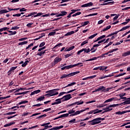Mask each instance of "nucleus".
Returning <instances> with one entry per match:
<instances>
[{"mask_svg":"<svg viewBox=\"0 0 130 130\" xmlns=\"http://www.w3.org/2000/svg\"><path fill=\"white\" fill-rule=\"evenodd\" d=\"M59 88H57L47 91L46 92L47 94H45V96H48V97H51L52 96H55L56 95H58V92H57V91H59Z\"/></svg>","mask_w":130,"mask_h":130,"instance_id":"nucleus-1","label":"nucleus"},{"mask_svg":"<svg viewBox=\"0 0 130 130\" xmlns=\"http://www.w3.org/2000/svg\"><path fill=\"white\" fill-rule=\"evenodd\" d=\"M104 119H105V118L99 117L89 121V123L90 124H91V125H94V124H98L99 123H100L101 121L104 120Z\"/></svg>","mask_w":130,"mask_h":130,"instance_id":"nucleus-2","label":"nucleus"},{"mask_svg":"<svg viewBox=\"0 0 130 130\" xmlns=\"http://www.w3.org/2000/svg\"><path fill=\"white\" fill-rule=\"evenodd\" d=\"M78 74H80V71H76L75 72L70 73L68 75L63 74L61 76L60 79H64V78H70V77H73V76L78 75Z\"/></svg>","mask_w":130,"mask_h":130,"instance_id":"nucleus-3","label":"nucleus"},{"mask_svg":"<svg viewBox=\"0 0 130 130\" xmlns=\"http://www.w3.org/2000/svg\"><path fill=\"white\" fill-rule=\"evenodd\" d=\"M119 104H113L110 105L108 107L106 108V110L103 112V113H105V112H109V111H111L113 109L112 107H116V106H119Z\"/></svg>","mask_w":130,"mask_h":130,"instance_id":"nucleus-4","label":"nucleus"},{"mask_svg":"<svg viewBox=\"0 0 130 130\" xmlns=\"http://www.w3.org/2000/svg\"><path fill=\"white\" fill-rule=\"evenodd\" d=\"M80 67H83V63H78L77 64H70L69 66H66V70H70V69H72L73 68H75L76 67H78V66H80Z\"/></svg>","mask_w":130,"mask_h":130,"instance_id":"nucleus-5","label":"nucleus"},{"mask_svg":"<svg viewBox=\"0 0 130 130\" xmlns=\"http://www.w3.org/2000/svg\"><path fill=\"white\" fill-rule=\"evenodd\" d=\"M88 109H89V108H86L84 110L77 111L74 114L70 115V116H75V115L80 114L81 113H82V112H84V111H86V110H88Z\"/></svg>","mask_w":130,"mask_h":130,"instance_id":"nucleus-6","label":"nucleus"},{"mask_svg":"<svg viewBox=\"0 0 130 130\" xmlns=\"http://www.w3.org/2000/svg\"><path fill=\"white\" fill-rule=\"evenodd\" d=\"M72 98V95L71 94H67L66 95L63 96L61 99H64V101H68V100H70Z\"/></svg>","mask_w":130,"mask_h":130,"instance_id":"nucleus-7","label":"nucleus"},{"mask_svg":"<svg viewBox=\"0 0 130 130\" xmlns=\"http://www.w3.org/2000/svg\"><path fill=\"white\" fill-rule=\"evenodd\" d=\"M62 60L61 58H59V57H56L54 60V64L52 65V67H54L55 64L56 63H58V62H60V61Z\"/></svg>","mask_w":130,"mask_h":130,"instance_id":"nucleus-8","label":"nucleus"},{"mask_svg":"<svg viewBox=\"0 0 130 130\" xmlns=\"http://www.w3.org/2000/svg\"><path fill=\"white\" fill-rule=\"evenodd\" d=\"M68 12L67 11H61L60 13L57 14L56 15V17H63V16H66L67 15Z\"/></svg>","mask_w":130,"mask_h":130,"instance_id":"nucleus-9","label":"nucleus"},{"mask_svg":"<svg viewBox=\"0 0 130 130\" xmlns=\"http://www.w3.org/2000/svg\"><path fill=\"white\" fill-rule=\"evenodd\" d=\"M74 91H76V89H72L71 90H70L68 92H60L59 94H58V97H60V96H62V95H63L64 94H69V93H72V92H74Z\"/></svg>","mask_w":130,"mask_h":130,"instance_id":"nucleus-10","label":"nucleus"},{"mask_svg":"<svg viewBox=\"0 0 130 130\" xmlns=\"http://www.w3.org/2000/svg\"><path fill=\"white\" fill-rule=\"evenodd\" d=\"M61 99H58L55 100V102L52 103V105H57V104H60L61 103Z\"/></svg>","mask_w":130,"mask_h":130,"instance_id":"nucleus-11","label":"nucleus"},{"mask_svg":"<svg viewBox=\"0 0 130 130\" xmlns=\"http://www.w3.org/2000/svg\"><path fill=\"white\" fill-rule=\"evenodd\" d=\"M93 6V3L90 2L85 4H83L81 6V8H87L88 7H92Z\"/></svg>","mask_w":130,"mask_h":130,"instance_id":"nucleus-12","label":"nucleus"},{"mask_svg":"<svg viewBox=\"0 0 130 130\" xmlns=\"http://www.w3.org/2000/svg\"><path fill=\"white\" fill-rule=\"evenodd\" d=\"M104 89V86H101L98 89H95V90L93 92H98L99 91H102L103 92Z\"/></svg>","mask_w":130,"mask_h":130,"instance_id":"nucleus-13","label":"nucleus"},{"mask_svg":"<svg viewBox=\"0 0 130 130\" xmlns=\"http://www.w3.org/2000/svg\"><path fill=\"white\" fill-rule=\"evenodd\" d=\"M121 104H123L124 105L130 104V98L126 99V101L123 102Z\"/></svg>","mask_w":130,"mask_h":130,"instance_id":"nucleus-14","label":"nucleus"},{"mask_svg":"<svg viewBox=\"0 0 130 130\" xmlns=\"http://www.w3.org/2000/svg\"><path fill=\"white\" fill-rule=\"evenodd\" d=\"M63 127V125H61V126H56V127H53V128L50 129V130L60 129V128H62Z\"/></svg>","mask_w":130,"mask_h":130,"instance_id":"nucleus-15","label":"nucleus"},{"mask_svg":"<svg viewBox=\"0 0 130 130\" xmlns=\"http://www.w3.org/2000/svg\"><path fill=\"white\" fill-rule=\"evenodd\" d=\"M47 50H45L44 51H42L41 52H38L37 55H39V56H42V55H44V53L46 52Z\"/></svg>","mask_w":130,"mask_h":130,"instance_id":"nucleus-16","label":"nucleus"},{"mask_svg":"<svg viewBox=\"0 0 130 130\" xmlns=\"http://www.w3.org/2000/svg\"><path fill=\"white\" fill-rule=\"evenodd\" d=\"M75 49V46H72L70 48H66L64 50V51H71V50H73V49Z\"/></svg>","mask_w":130,"mask_h":130,"instance_id":"nucleus-17","label":"nucleus"},{"mask_svg":"<svg viewBox=\"0 0 130 130\" xmlns=\"http://www.w3.org/2000/svg\"><path fill=\"white\" fill-rule=\"evenodd\" d=\"M17 68H18L17 66L12 67L10 70L8 72V73L9 74V75H11V73L12 72V71H15V70H16Z\"/></svg>","mask_w":130,"mask_h":130,"instance_id":"nucleus-18","label":"nucleus"},{"mask_svg":"<svg viewBox=\"0 0 130 130\" xmlns=\"http://www.w3.org/2000/svg\"><path fill=\"white\" fill-rule=\"evenodd\" d=\"M73 34H75V31L74 30L67 32L64 35V36H70L71 35H73Z\"/></svg>","mask_w":130,"mask_h":130,"instance_id":"nucleus-19","label":"nucleus"},{"mask_svg":"<svg viewBox=\"0 0 130 130\" xmlns=\"http://www.w3.org/2000/svg\"><path fill=\"white\" fill-rule=\"evenodd\" d=\"M130 25H127L125 27H123V28H122V29H120L119 31V32H121V31H124V30H126L127 29H128V28H129Z\"/></svg>","mask_w":130,"mask_h":130,"instance_id":"nucleus-20","label":"nucleus"},{"mask_svg":"<svg viewBox=\"0 0 130 130\" xmlns=\"http://www.w3.org/2000/svg\"><path fill=\"white\" fill-rule=\"evenodd\" d=\"M122 56H127L128 55H130V50L122 53Z\"/></svg>","mask_w":130,"mask_h":130,"instance_id":"nucleus-21","label":"nucleus"},{"mask_svg":"<svg viewBox=\"0 0 130 130\" xmlns=\"http://www.w3.org/2000/svg\"><path fill=\"white\" fill-rule=\"evenodd\" d=\"M29 91H23L22 92H18L17 93H15L16 95H25V94H27Z\"/></svg>","mask_w":130,"mask_h":130,"instance_id":"nucleus-22","label":"nucleus"},{"mask_svg":"<svg viewBox=\"0 0 130 130\" xmlns=\"http://www.w3.org/2000/svg\"><path fill=\"white\" fill-rule=\"evenodd\" d=\"M8 32H9V33H11L9 34V36H12V35H15V34H17V31H13L12 30H8Z\"/></svg>","mask_w":130,"mask_h":130,"instance_id":"nucleus-23","label":"nucleus"},{"mask_svg":"<svg viewBox=\"0 0 130 130\" xmlns=\"http://www.w3.org/2000/svg\"><path fill=\"white\" fill-rule=\"evenodd\" d=\"M97 58H100V57H94L91 59L86 60L85 61H92V60H96V59H97Z\"/></svg>","mask_w":130,"mask_h":130,"instance_id":"nucleus-24","label":"nucleus"},{"mask_svg":"<svg viewBox=\"0 0 130 130\" xmlns=\"http://www.w3.org/2000/svg\"><path fill=\"white\" fill-rule=\"evenodd\" d=\"M75 109L73 108L72 110H70L69 111H68V114H74V113H76V112L75 111Z\"/></svg>","mask_w":130,"mask_h":130,"instance_id":"nucleus-25","label":"nucleus"},{"mask_svg":"<svg viewBox=\"0 0 130 130\" xmlns=\"http://www.w3.org/2000/svg\"><path fill=\"white\" fill-rule=\"evenodd\" d=\"M111 89H113V87H109L105 89V87L104 86V90H103V92H108L109 90H111Z\"/></svg>","mask_w":130,"mask_h":130,"instance_id":"nucleus-26","label":"nucleus"},{"mask_svg":"<svg viewBox=\"0 0 130 130\" xmlns=\"http://www.w3.org/2000/svg\"><path fill=\"white\" fill-rule=\"evenodd\" d=\"M110 4H112V5H113V4H114V2H108L107 3H104V4H101V6H107V5H109Z\"/></svg>","mask_w":130,"mask_h":130,"instance_id":"nucleus-27","label":"nucleus"},{"mask_svg":"<svg viewBox=\"0 0 130 130\" xmlns=\"http://www.w3.org/2000/svg\"><path fill=\"white\" fill-rule=\"evenodd\" d=\"M113 100H114V98H111V99L106 100L104 102V103H108V102H111L113 101Z\"/></svg>","mask_w":130,"mask_h":130,"instance_id":"nucleus-28","label":"nucleus"},{"mask_svg":"<svg viewBox=\"0 0 130 130\" xmlns=\"http://www.w3.org/2000/svg\"><path fill=\"white\" fill-rule=\"evenodd\" d=\"M107 68H108V67L107 66H101V67H100V71H104L105 70H107Z\"/></svg>","mask_w":130,"mask_h":130,"instance_id":"nucleus-29","label":"nucleus"},{"mask_svg":"<svg viewBox=\"0 0 130 130\" xmlns=\"http://www.w3.org/2000/svg\"><path fill=\"white\" fill-rule=\"evenodd\" d=\"M124 113H125V112H124V111H123L122 112L121 111L116 112L115 113V114H117L118 115H121V114H124Z\"/></svg>","mask_w":130,"mask_h":130,"instance_id":"nucleus-30","label":"nucleus"},{"mask_svg":"<svg viewBox=\"0 0 130 130\" xmlns=\"http://www.w3.org/2000/svg\"><path fill=\"white\" fill-rule=\"evenodd\" d=\"M83 50L84 51V52H86V53H89V52L91 51L90 48H83Z\"/></svg>","mask_w":130,"mask_h":130,"instance_id":"nucleus-31","label":"nucleus"},{"mask_svg":"<svg viewBox=\"0 0 130 130\" xmlns=\"http://www.w3.org/2000/svg\"><path fill=\"white\" fill-rule=\"evenodd\" d=\"M29 62L28 60H26L24 62H23V64H22L21 67L23 68H24L28 64V63Z\"/></svg>","mask_w":130,"mask_h":130,"instance_id":"nucleus-32","label":"nucleus"},{"mask_svg":"<svg viewBox=\"0 0 130 130\" xmlns=\"http://www.w3.org/2000/svg\"><path fill=\"white\" fill-rule=\"evenodd\" d=\"M15 122H10L8 124L4 125V127H8V126H11L12 124H14Z\"/></svg>","mask_w":130,"mask_h":130,"instance_id":"nucleus-33","label":"nucleus"},{"mask_svg":"<svg viewBox=\"0 0 130 130\" xmlns=\"http://www.w3.org/2000/svg\"><path fill=\"white\" fill-rule=\"evenodd\" d=\"M77 105H82V104H84V101L81 100L80 102H75Z\"/></svg>","mask_w":130,"mask_h":130,"instance_id":"nucleus-34","label":"nucleus"},{"mask_svg":"<svg viewBox=\"0 0 130 130\" xmlns=\"http://www.w3.org/2000/svg\"><path fill=\"white\" fill-rule=\"evenodd\" d=\"M98 15V13H92V14H90L89 15L85 16L84 17L86 18L87 17H92V16H96Z\"/></svg>","mask_w":130,"mask_h":130,"instance_id":"nucleus-35","label":"nucleus"},{"mask_svg":"<svg viewBox=\"0 0 130 130\" xmlns=\"http://www.w3.org/2000/svg\"><path fill=\"white\" fill-rule=\"evenodd\" d=\"M69 113L63 114L62 115H60V117L61 118H62L63 117H68V116H69Z\"/></svg>","mask_w":130,"mask_h":130,"instance_id":"nucleus-36","label":"nucleus"},{"mask_svg":"<svg viewBox=\"0 0 130 130\" xmlns=\"http://www.w3.org/2000/svg\"><path fill=\"white\" fill-rule=\"evenodd\" d=\"M97 35H98V34H97V33L95 34H93V35L89 36L88 37V39H93V38H94V37H95V36H97Z\"/></svg>","mask_w":130,"mask_h":130,"instance_id":"nucleus-37","label":"nucleus"},{"mask_svg":"<svg viewBox=\"0 0 130 130\" xmlns=\"http://www.w3.org/2000/svg\"><path fill=\"white\" fill-rule=\"evenodd\" d=\"M110 28H111V26L108 25L106 28H104L102 31H107V30H109V29H110Z\"/></svg>","mask_w":130,"mask_h":130,"instance_id":"nucleus-38","label":"nucleus"},{"mask_svg":"<svg viewBox=\"0 0 130 130\" xmlns=\"http://www.w3.org/2000/svg\"><path fill=\"white\" fill-rule=\"evenodd\" d=\"M77 83L76 82H72L71 83L69 84L67 86L64 87V88H67V87H71L72 86H74V85H76Z\"/></svg>","mask_w":130,"mask_h":130,"instance_id":"nucleus-39","label":"nucleus"},{"mask_svg":"<svg viewBox=\"0 0 130 130\" xmlns=\"http://www.w3.org/2000/svg\"><path fill=\"white\" fill-rule=\"evenodd\" d=\"M89 23V21H85L81 23L82 27H84V26H86V25H88V24Z\"/></svg>","mask_w":130,"mask_h":130,"instance_id":"nucleus-40","label":"nucleus"},{"mask_svg":"<svg viewBox=\"0 0 130 130\" xmlns=\"http://www.w3.org/2000/svg\"><path fill=\"white\" fill-rule=\"evenodd\" d=\"M7 13H9V11H8L7 10H3L0 11V14H6Z\"/></svg>","mask_w":130,"mask_h":130,"instance_id":"nucleus-41","label":"nucleus"},{"mask_svg":"<svg viewBox=\"0 0 130 130\" xmlns=\"http://www.w3.org/2000/svg\"><path fill=\"white\" fill-rule=\"evenodd\" d=\"M45 99V97L41 96L40 98H38L37 100L38 101H43V100H44Z\"/></svg>","mask_w":130,"mask_h":130,"instance_id":"nucleus-42","label":"nucleus"},{"mask_svg":"<svg viewBox=\"0 0 130 130\" xmlns=\"http://www.w3.org/2000/svg\"><path fill=\"white\" fill-rule=\"evenodd\" d=\"M62 45V43H59L57 45H56L53 48V49H54L55 48H56L57 47H60V46H61Z\"/></svg>","mask_w":130,"mask_h":130,"instance_id":"nucleus-43","label":"nucleus"},{"mask_svg":"<svg viewBox=\"0 0 130 130\" xmlns=\"http://www.w3.org/2000/svg\"><path fill=\"white\" fill-rule=\"evenodd\" d=\"M26 103H28V101H21L19 103V105H21L22 104H26Z\"/></svg>","mask_w":130,"mask_h":130,"instance_id":"nucleus-44","label":"nucleus"},{"mask_svg":"<svg viewBox=\"0 0 130 130\" xmlns=\"http://www.w3.org/2000/svg\"><path fill=\"white\" fill-rule=\"evenodd\" d=\"M28 43L27 41H23L22 42L19 43L18 45H25V44H27Z\"/></svg>","mask_w":130,"mask_h":130,"instance_id":"nucleus-45","label":"nucleus"},{"mask_svg":"<svg viewBox=\"0 0 130 130\" xmlns=\"http://www.w3.org/2000/svg\"><path fill=\"white\" fill-rule=\"evenodd\" d=\"M119 32V31H117L111 33V34L109 35V36L111 37V36H113V35H116V34H117V33H118Z\"/></svg>","mask_w":130,"mask_h":130,"instance_id":"nucleus-46","label":"nucleus"},{"mask_svg":"<svg viewBox=\"0 0 130 130\" xmlns=\"http://www.w3.org/2000/svg\"><path fill=\"white\" fill-rule=\"evenodd\" d=\"M43 15V13L40 12L39 13H37V15H34V18H36V17H39V16H42Z\"/></svg>","mask_w":130,"mask_h":130,"instance_id":"nucleus-47","label":"nucleus"},{"mask_svg":"<svg viewBox=\"0 0 130 130\" xmlns=\"http://www.w3.org/2000/svg\"><path fill=\"white\" fill-rule=\"evenodd\" d=\"M9 29H10V28L3 27L0 29V32H3V31H6L7 29L9 30Z\"/></svg>","mask_w":130,"mask_h":130,"instance_id":"nucleus-48","label":"nucleus"},{"mask_svg":"<svg viewBox=\"0 0 130 130\" xmlns=\"http://www.w3.org/2000/svg\"><path fill=\"white\" fill-rule=\"evenodd\" d=\"M106 104H101L98 106V108H101L102 107H105V106H106Z\"/></svg>","mask_w":130,"mask_h":130,"instance_id":"nucleus-49","label":"nucleus"},{"mask_svg":"<svg viewBox=\"0 0 130 130\" xmlns=\"http://www.w3.org/2000/svg\"><path fill=\"white\" fill-rule=\"evenodd\" d=\"M94 46H93V47L90 49L91 53H93V52H95L97 50V49H94Z\"/></svg>","mask_w":130,"mask_h":130,"instance_id":"nucleus-50","label":"nucleus"},{"mask_svg":"<svg viewBox=\"0 0 130 130\" xmlns=\"http://www.w3.org/2000/svg\"><path fill=\"white\" fill-rule=\"evenodd\" d=\"M19 28L20 27H18V26H15L12 27V28H11V30H18Z\"/></svg>","mask_w":130,"mask_h":130,"instance_id":"nucleus-51","label":"nucleus"},{"mask_svg":"<svg viewBox=\"0 0 130 130\" xmlns=\"http://www.w3.org/2000/svg\"><path fill=\"white\" fill-rule=\"evenodd\" d=\"M73 54L71 53V54H67L66 55H64V56L66 57V58H68V57H70V56H72V55H73Z\"/></svg>","mask_w":130,"mask_h":130,"instance_id":"nucleus-52","label":"nucleus"},{"mask_svg":"<svg viewBox=\"0 0 130 130\" xmlns=\"http://www.w3.org/2000/svg\"><path fill=\"white\" fill-rule=\"evenodd\" d=\"M36 14H37V12H32L28 14L27 17H31V16H34V15H36Z\"/></svg>","mask_w":130,"mask_h":130,"instance_id":"nucleus-53","label":"nucleus"},{"mask_svg":"<svg viewBox=\"0 0 130 130\" xmlns=\"http://www.w3.org/2000/svg\"><path fill=\"white\" fill-rule=\"evenodd\" d=\"M55 33H56L55 31L51 32L49 34V36H54V35H55Z\"/></svg>","mask_w":130,"mask_h":130,"instance_id":"nucleus-54","label":"nucleus"},{"mask_svg":"<svg viewBox=\"0 0 130 130\" xmlns=\"http://www.w3.org/2000/svg\"><path fill=\"white\" fill-rule=\"evenodd\" d=\"M87 43H88V40H85L81 43V46H83V45H85V44H87Z\"/></svg>","mask_w":130,"mask_h":130,"instance_id":"nucleus-55","label":"nucleus"},{"mask_svg":"<svg viewBox=\"0 0 130 130\" xmlns=\"http://www.w3.org/2000/svg\"><path fill=\"white\" fill-rule=\"evenodd\" d=\"M32 25H33V23H29L26 24V26L28 28H31L32 27Z\"/></svg>","mask_w":130,"mask_h":130,"instance_id":"nucleus-56","label":"nucleus"},{"mask_svg":"<svg viewBox=\"0 0 130 130\" xmlns=\"http://www.w3.org/2000/svg\"><path fill=\"white\" fill-rule=\"evenodd\" d=\"M49 124H50V122L45 123L41 124V126H45V125H49Z\"/></svg>","mask_w":130,"mask_h":130,"instance_id":"nucleus-57","label":"nucleus"},{"mask_svg":"<svg viewBox=\"0 0 130 130\" xmlns=\"http://www.w3.org/2000/svg\"><path fill=\"white\" fill-rule=\"evenodd\" d=\"M76 122V119H73L69 121L70 123H75Z\"/></svg>","mask_w":130,"mask_h":130,"instance_id":"nucleus-58","label":"nucleus"},{"mask_svg":"<svg viewBox=\"0 0 130 130\" xmlns=\"http://www.w3.org/2000/svg\"><path fill=\"white\" fill-rule=\"evenodd\" d=\"M44 45H45V42H43L40 44L39 47H43Z\"/></svg>","mask_w":130,"mask_h":130,"instance_id":"nucleus-59","label":"nucleus"},{"mask_svg":"<svg viewBox=\"0 0 130 130\" xmlns=\"http://www.w3.org/2000/svg\"><path fill=\"white\" fill-rule=\"evenodd\" d=\"M13 17H21V14L18 13L16 14H13Z\"/></svg>","mask_w":130,"mask_h":130,"instance_id":"nucleus-60","label":"nucleus"},{"mask_svg":"<svg viewBox=\"0 0 130 130\" xmlns=\"http://www.w3.org/2000/svg\"><path fill=\"white\" fill-rule=\"evenodd\" d=\"M112 42H110L105 47V48H107V47H108V46H110V45H112Z\"/></svg>","mask_w":130,"mask_h":130,"instance_id":"nucleus-61","label":"nucleus"},{"mask_svg":"<svg viewBox=\"0 0 130 130\" xmlns=\"http://www.w3.org/2000/svg\"><path fill=\"white\" fill-rule=\"evenodd\" d=\"M17 115H15L14 116H11L7 117V119H11V118H14V117H15V116H17Z\"/></svg>","mask_w":130,"mask_h":130,"instance_id":"nucleus-62","label":"nucleus"},{"mask_svg":"<svg viewBox=\"0 0 130 130\" xmlns=\"http://www.w3.org/2000/svg\"><path fill=\"white\" fill-rule=\"evenodd\" d=\"M27 40V38H22L19 39V41H24V40Z\"/></svg>","mask_w":130,"mask_h":130,"instance_id":"nucleus-63","label":"nucleus"},{"mask_svg":"<svg viewBox=\"0 0 130 130\" xmlns=\"http://www.w3.org/2000/svg\"><path fill=\"white\" fill-rule=\"evenodd\" d=\"M28 114H29V112H28L23 113V114H22V116H27Z\"/></svg>","mask_w":130,"mask_h":130,"instance_id":"nucleus-64","label":"nucleus"}]
</instances>
